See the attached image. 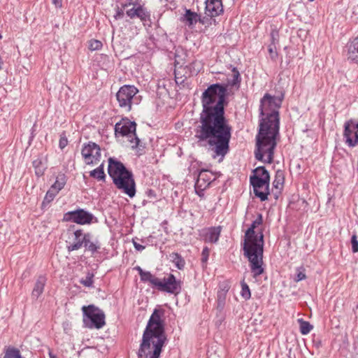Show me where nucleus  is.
I'll return each instance as SVG.
<instances>
[{
  "mask_svg": "<svg viewBox=\"0 0 358 358\" xmlns=\"http://www.w3.org/2000/svg\"><path fill=\"white\" fill-rule=\"evenodd\" d=\"M138 92V90L134 85H124L121 87L116 94L119 106L125 111H130L131 106L139 102Z\"/></svg>",
  "mask_w": 358,
  "mask_h": 358,
  "instance_id": "obj_6",
  "label": "nucleus"
},
{
  "mask_svg": "<svg viewBox=\"0 0 358 358\" xmlns=\"http://www.w3.org/2000/svg\"><path fill=\"white\" fill-rule=\"evenodd\" d=\"M221 229V227H214L207 229L203 235L204 241L211 243H217L220 236Z\"/></svg>",
  "mask_w": 358,
  "mask_h": 358,
  "instance_id": "obj_20",
  "label": "nucleus"
},
{
  "mask_svg": "<svg viewBox=\"0 0 358 358\" xmlns=\"http://www.w3.org/2000/svg\"><path fill=\"white\" fill-rule=\"evenodd\" d=\"M268 51H269V52H270L271 54H272V53L273 52V48H271V47L268 48Z\"/></svg>",
  "mask_w": 358,
  "mask_h": 358,
  "instance_id": "obj_50",
  "label": "nucleus"
},
{
  "mask_svg": "<svg viewBox=\"0 0 358 358\" xmlns=\"http://www.w3.org/2000/svg\"><path fill=\"white\" fill-rule=\"evenodd\" d=\"M357 340H358V335H357Z\"/></svg>",
  "mask_w": 358,
  "mask_h": 358,
  "instance_id": "obj_53",
  "label": "nucleus"
},
{
  "mask_svg": "<svg viewBox=\"0 0 358 358\" xmlns=\"http://www.w3.org/2000/svg\"><path fill=\"white\" fill-rule=\"evenodd\" d=\"M68 144V140L66 136H61L59 142V147L62 150Z\"/></svg>",
  "mask_w": 358,
  "mask_h": 358,
  "instance_id": "obj_41",
  "label": "nucleus"
},
{
  "mask_svg": "<svg viewBox=\"0 0 358 358\" xmlns=\"http://www.w3.org/2000/svg\"><path fill=\"white\" fill-rule=\"evenodd\" d=\"M102 45V43L98 40L93 39L89 41V48L92 51L100 50Z\"/></svg>",
  "mask_w": 358,
  "mask_h": 358,
  "instance_id": "obj_38",
  "label": "nucleus"
},
{
  "mask_svg": "<svg viewBox=\"0 0 358 358\" xmlns=\"http://www.w3.org/2000/svg\"><path fill=\"white\" fill-rule=\"evenodd\" d=\"M284 182V176L282 171H278L276 172L275 179L273 182V185L276 189H280L282 187Z\"/></svg>",
  "mask_w": 358,
  "mask_h": 358,
  "instance_id": "obj_33",
  "label": "nucleus"
},
{
  "mask_svg": "<svg viewBox=\"0 0 358 358\" xmlns=\"http://www.w3.org/2000/svg\"><path fill=\"white\" fill-rule=\"evenodd\" d=\"M122 12H118V13H117V15H122Z\"/></svg>",
  "mask_w": 358,
  "mask_h": 358,
  "instance_id": "obj_51",
  "label": "nucleus"
},
{
  "mask_svg": "<svg viewBox=\"0 0 358 358\" xmlns=\"http://www.w3.org/2000/svg\"><path fill=\"white\" fill-rule=\"evenodd\" d=\"M136 270L138 271V274L141 276V271H143L140 266L136 267Z\"/></svg>",
  "mask_w": 358,
  "mask_h": 358,
  "instance_id": "obj_49",
  "label": "nucleus"
},
{
  "mask_svg": "<svg viewBox=\"0 0 358 358\" xmlns=\"http://www.w3.org/2000/svg\"><path fill=\"white\" fill-rule=\"evenodd\" d=\"M3 358H22L18 349L14 347H8L4 350Z\"/></svg>",
  "mask_w": 358,
  "mask_h": 358,
  "instance_id": "obj_29",
  "label": "nucleus"
},
{
  "mask_svg": "<svg viewBox=\"0 0 358 358\" xmlns=\"http://www.w3.org/2000/svg\"><path fill=\"white\" fill-rule=\"evenodd\" d=\"M230 288L229 285L227 282H222L219 286V290L217 292V306L220 308H223L227 294Z\"/></svg>",
  "mask_w": 358,
  "mask_h": 358,
  "instance_id": "obj_22",
  "label": "nucleus"
},
{
  "mask_svg": "<svg viewBox=\"0 0 358 358\" xmlns=\"http://www.w3.org/2000/svg\"><path fill=\"white\" fill-rule=\"evenodd\" d=\"M194 188H195V192L198 196H199L201 198L204 196V190L206 189H200V188H199V187H197V185H194Z\"/></svg>",
  "mask_w": 358,
  "mask_h": 358,
  "instance_id": "obj_44",
  "label": "nucleus"
},
{
  "mask_svg": "<svg viewBox=\"0 0 358 358\" xmlns=\"http://www.w3.org/2000/svg\"><path fill=\"white\" fill-rule=\"evenodd\" d=\"M252 176L258 177L260 179L270 181V176L268 171L264 166H259L254 170Z\"/></svg>",
  "mask_w": 358,
  "mask_h": 358,
  "instance_id": "obj_30",
  "label": "nucleus"
},
{
  "mask_svg": "<svg viewBox=\"0 0 358 358\" xmlns=\"http://www.w3.org/2000/svg\"><path fill=\"white\" fill-rule=\"evenodd\" d=\"M171 257L172 262L178 269L182 270L184 268L185 262L178 253H172Z\"/></svg>",
  "mask_w": 358,
  "mask_h": 358,
  "instance_id": "obj_31",
  "label": "nucleus"
},
{
  "mask_svg": "<svg viewBox=\"0 0 358 358\" xmlns=\"http://www.w3.org/2000/svg\"><path fill=\"white\" fill-rule=\"evenodd\" d=\"M157 288L169 294H178L181 289L180 281L177 280L173 274H169L167 278L159 279Z\"/></svg>",
  "mask_w": 358,
  "mask_h": 358,
  "instance_id": "obj_13",
  "label": "nucleus"
},
{
  "mask_svg": "<svg viewBox=\"0 0 358 358\" xmlns=\"http://www.w3.org/2000/svg\"><path fill=\"white\" fill-rule=\"evenodd\" d=\"M348 58L352 62H358V37L349 44Z\"/></svg>",
  "mask_w": 358,
  "mask_h": 358,
  "instance_id": "obj_23",
  "label": "nucleus"
},
{
  "mask_svg": "<svg viewBox=\"0 0 358 358\" xmlns=\"http://www.w3.org/2000/svg\"><path fill=\"white\" fill-rule=\"evenodd\" d=\"M50 358H57V356L51 351L49 352Z\"/></svg>",
  "mask_w": 358,
  "mask_h": 358,
  "instance_id": "obj_48",
  "label": "nucleus"
},
{
  "mask_svg": "<svg viewBox=\"0 0 358 358\" xmlns=\"http://www.w3.org/2000/svg\"><path fill=\"white\" fill-rule=\"evenodd\" d=\"M164 317V310H154L144 329L138 358H159L167 340Z\"/></svg>",
  "mask_w": 358,
  "mask_h": 358,
  "instance_id": "obj_3",
  "label": "nucleus"
},
{
  "mask_svg": "<svg viewBox=\"0 0 358 358\" xmlns=\"http://www.w3.org/2000/svg\"><path fill=\"white\" fill-rule=\"evenodd\" d=\"M136 124L129 119H122L115 125V134L117 137L122 136L127 138L131 144V148L134 149L138 146L139 139L136 134Z\"/></svg>",
  "mask_w": 358,
  "mask_h": 358,
  "instance_id": "obj_5",
  "label": "nucleus"
},
{
  "mask_svg": "<svg viewBox=\"0 0 358 358\" xmlns=\"http://www.w3.org/2000/svg\"><path fill=\"white\" fill-rule=\"evenodd\" d=\"M210 254V250L208 247H204L201 252V262L203 264H206Z\"/></svg>",
  "mask_w": 358,
  "mask_h": 358,
  "instance_id": "obj_39",
  "label": "nucleus"
},
{
  "mask_svg": "<svg viewBox=\"0 0 358 358\" xmlns=\"http://www.w3.org/2000/svg\"><path fill=\"white\" fill-rule=\"evenodd\" d=\"M33 166L35 170V173L38 177L43 176L47 168L45 162L41 159H35L33 162Z\"/></svg>",
  "mask_w": 358,
  "mask_h": 358,
  "instance_id": "obj_27",
  "label": "nucleus"
},
{
  "mask_svg": "<svg viewBox=\"0 0 358 358\" xmlns=\"http://www.w3.org/2000/svg\"><path fill=\"white\" fill-rule=\"evenodd\" d=\"M205 13L212 17L220 15L223 12V6L221 0H206Z\"/></svg>",
  "mask_w": 358,
  "mask_h": 358,
  "instance_id": "obj_17",
  "label": "nucleus"
},
{
  "mask_svg": "<svg viewBox=\"0 0 358 358\" xmlns=\"http://www.w3.org/2000/svg\"><path fill=\"white\" fill-rule=\"evenodd\" d=\"M141 280L143 282H149L152 287L157 288L159 279L149 271H141Z\"/></svg>",
  "mask_w": 358,
  "mask_h": 358,
  "instance_id": "obj_25",
  "label": "nucleus"
},
{
  "mask_svg": "<svg viewBox=\"0 0 358 358\" xmlns=\"http://www.w3.org/2000/svg\"><path fill=\"white\" fill-rule=\"evenodd\" d=\"M240 82H241V79H240L239 73L236 72L234 74V79H233L232 85H236L238 84Z\"/></svg>",
  "mask_w": 358,
  "mask_h": 358,
  "instance_id": "obj_43",
  "label": "nucleus"
},
{
  "mask_svg": "<svg viewBox=\"0 0 358 358\" xmlns=\"http://www.w3.org/2000/svg\"><path fill=\"white\" fill-rule=\"evenodd\" d=\"M262 214H258L257 218L245 231L242 244L243 254L250 262L254 278L260 275L264 271L263 268L264 235L262 232L256 234L255 231V229L262 224Z\"/></svg>",
  "mask_w": 358,
  "mask_h": 358,
  "instance_id": "obj_4",
  "label": "nucleus"
},
{
  "mask_svg": "<svg viewBox=\"0 0 358 358\" xmlns=\"http://www.w3.org/2000/svg\"><path fill=\"white\" fill-rule=\"evenodd\" d=\"M57 194V192H55L54 190H52L51 188L47 192L44 200L43 201V205L45 203H50L55 196Z\"/></svg>",
  "mask_w": 358,
  "mask_h": 358,
  "instance_id": "obj_37",
  "label": "nucleus"
},
{
  "mask_svg": "<svg viewBox=\"0 0 358 358\" xmlns=\"http://www.w3.org/2000/svg\"><path fill=\"white\" fill-rule=\"evenodd\" d=\"M211 20L210 19H208L207 17H201L200 15H199V20L198 22H199L200 23H201L202 24H209V21Z\"/></svg>",
  "mask_w": 358,
  "mask_h": 358,
  "instance_id": "obj_45",
  "label": "nucleus"
},
{
  "mask_svg": "<svg viewBox=\"0 0 358 358\" xmlns=\"http://www.w3.org/2000/svg\"><path fill=\"white\" fill-rule=\"evenodd\" d=\"M46 278L44 275H40L35 283L31 295L33 298L38 299L44 290L46 283Z\"/></svg>",
  "mask_w": 358,
  "mask_h": 358,
  "instance_id": "obj_21",
  "label": "nucleus"
},
{
  "mask_svg": "<svg viewBox=\"0 0 358 358\" xmlns=\"http://www.w3.org/2000/svg\"><path fill=\"white\" fill-rule=\"evenodd\" d=\"M83 324L89 329H101L105 324L103 312L93 305L83 306Z\"/></svg>",
  "mask_w": 358,
  "mask_h": 358,
  "instance_id": "obj_7",
  "label": "nucleus"
},
{
  "mask_svg": "<svg viewBox=\"0 0 358 358\" xmlns=\"http://www.w3.org/2000/svg\"><path fill=\"white\" fill-rule=\"evenodd\" d=\"M227 87L219 83L210 85L201 97L202 111L194 137L201 146H208L214 159H222L229 150L231 127L224 116Z\"/></svg>",
  "mask_w": 358,
  "mask_h": 358,
  "instance_id": "obj_1",
  "label": "nucleus"
},
{
  "mask_svg": "<svg viewBox=\"0 0 358 358\" xmlns=\"http://www.w3.org/2000/svg\"><path fill=\"white\" fill-rule=\"evenodd\" d=\"M309 1H313L314 0H308Z\"/></svg>",
  "mask_w": 358,
  "mask_h": 358,
  "instance_id": "obj_52",
  "label": "nucleus"
},
{
  "mask_svg": "<svg viewBox=\"0 0 358 358\" xmlns=\"http://www.w3.org/2000/svg\"><path fill=\"white\" fill-rule=\"evenodd\" d=\"M90 177L97 179L98 180H104L106 174L103 171V164L102 163L99 167L90 172Z\"/></svg>",
  "mask_w": 358,
  "mask_h": 358,
  "instance_id": "obj_28",
  "label": "nucleus"
},
{
  "mask_svg": "<svg viewBox=\"0 0 358 358\" xmlns=\"http://www.w3.org/2000/svg\"><path fill=\"white\" fill-rule=\"evenodd\" d=\"M298 322L300 324V332L303 335H306L310 332L313 327L307 321L303 319H298Z\"/></svg>",
  "mask_w": 358,
  "mask_h": 358,
  "instance_id": "obj_32",
  "label": "nucleus"
},
{
  "mask_svg": "<svg viewBox=\"0 0 358 358\" xmlns=\"http://www.w3.org/2000/svg\"><path fill=\"white\" fill-rule=\"evenodd\" d=\"M92 236L90 233H86L83 237V245L86 250L92 255L101 248L100 242L98 240L92 241Z\"/></svg>",
  "mask_w": 358,
  "mask_h": 358,
  "instance_id": "obj_19",
  "label": "nucleus"
},
{
  "mask_svg": "<svg viewBox=\"0 0 358 358\" xmlns=\"http://www.w3.org/2000/svg\"><path fill=\"white\" fill-rule=\"evenodd\" d=\"M213 180H215V177L213 173L208 170L202 169L199 173L195 185L200 189H206Z\"/></svg>",
  "mask_w": 358,
  "mask_h": 358,
  "instance_id": "obj_18",
  "label": "nucleus"
},
{
  "mask_svg": "<svg viewBox=\"0 0 358 358\" xmlns=\"http://www.w3.org/2000/svg\"><path fill=\"white\" fill-rule=\"evenodd\" d=\"M343 136L345 143L349 147H355L358 144V123L348 121L344 124Z\"/></svg>",
  "mask_w": 358,
  "mask_h": 358,
  "instance_id": "obj_14",
  "label": "nucleus"
},
{
  "mask_svg": "<svg viewBox=\"0 0 358 358\" xmlns=\"http://www.w3.org/2000/svg\"><path fill=\"white\" fill-rule=\"evenodd\" d=\"M306 278V275L305 273V268L303 266H300L296 268V276L294 278L295 282H299L301 280H305Z\"/></svg>",
  "mask_w": 358,
  "mask_h": 358,
  "instance_id": "obj_35",
  "label": "nucleus"
},
{
  "mask_svg": "<svg viewBox=\"0 0 358 358\" xmlns=\"http://www.w3.org/2000/svg\"><path fill=\"white\" fill-rule=\"evenodd\" d=\"M93 277L94 275L92 273H88L85 278H83L80 280V283L85 287H90L93 285Z\"/></svg>",
  "mask_w": 358,
  "mask_h": 358,
  "instance_id": "obj_36",
  "label": "nucleus"
},
{
  "mask_svg": "<svg viewBox=\"0 0 358 358\" xmlns=\"http://www.w3.org/2000/svg\"><path fill=\"white\" fill-rule=\"evenodd\" d=\"M149 196H155V192L153 190L150 189L147 192Z\"/></svg>",
  "mask_w": 358,
  "mask_h": 358,
  "instance_id": "obj_47",
  "label": "nucleus"
},
{
  "mask_svg": "<svg viewBox=\"0 0 358 358\" xmlns=\"http://www.w3.org/2000/svg\"><path fill=\"white\" fill-rule=\"evenodd\" d=\"M64 220L80 225L90 224L98 222L97 218L92 213L83 208L66 213L64 215Z\"/></svg>",
  "mask_w": 358,
  "mask_h": 358,
  "instance_id": "obj_8",
  "label": "nucleus"
},
{
  "mask_svg": "<svg viewBox=\"0 0 358 358\" xmlns=\"http://www.w3.org/2000/svg\"><path fill=\"white\" fill-rule=\"evenodd\" d=\"M81 155L86 164H96L101 159V148L94 142H89L83 145Z\"/></svg>",
  "mask_w": 358,
  "mask_h": 358,
  "instance_id": "obj_9",
  "label": "nucleus"
},
{
  "mask_svg": "<svg viewBox=\"0 0 358 358\" xmlns=\"http://www.w3.org/2000/svg\"><path fill=\"white\" fill-rule=\"evenodd\" d=\"M134 5V7L127 10L126 13L128 17L131 19L138 17L143 22H146L150 19V14L145 8L142 6L138 5L136 7V3L129 2L128 5ZM127 4H124L123 6L126 7Z\"/></svg>",
  "mask_w": 358,
  "mask_h": 358,
  "instance_id": "obj_16",
  "label": "nucleus"
},
{
  "mask_svg": "<svg viewBox=\"0 0 358 358\" xmlns=\"http://www.w3.org/2000/svg\"><path fill=\"white\" fill-rule=\"evenodd\" d=\"M241 296L244 299L248 300L251 297V292H250L249 286L247 285V283L244 280L241 282Z\"/></svg>",
  "mask_w": 358,
  "mask_h": 358,
  "instance_id": "obj_34",
  "label": "nucleus"
},
{
  "mask_svg": "<svg viewBox=\"0 0 358 358\" xmlns=\"http://www.w3.org/2000/svg\"><path fill=\"white\" fill-rule=\"evenodd\" d=\"M113 183L119 190L129 197L133 198L136 195V182L133 175L118 177Z\"/></svg>",
  "mask_w": 358,
  "mask_h": 358,
  "instance_id": "obj_10",
  "label": "nucleus"
},
{
  "mask_svg": "<svg viewBox=\"0 0 358 358\" xmlns=\"http://www.w3.org/2000/svg\"><path fill=\"white\" fill-rule=\"evenodd\" d=\"M108 172L113 182H115V179L118 178V177L122 178L126 176L133 175L122 162L114 158H109L108 159Z\"/></svg>",
  "mask_w": 358,
  "mask_h": 358,
  "instance_id": "obj_12",
  "label": "nucleus"
},
{
  "mask_svg": "<svg viewBox=\"0 0 358 358\" xmlns=\"http://www.w3.org/2000/svg\"><path fill=\"white\" fill-rule=\"evenodd\" d=\"M69 240L66 241V248L69 252L78 250L80 249L83 245V237L85 234L82 229H78L75 231H68Z\"/></svg>",
  "mask_w": 358,
  "mask_h": 358,
  "instance_id": "obj_15",
  "label": "nucleus"
},
{
  "mask_svg": "<svg viewBox=\"0 0 358 358\" xmlns=\"http://www.w3.org/2000/svg\"><path fill=\"white\" fill-rule=\"evenodd\" d=\"M283 97L271 96L266 93L260 101V124L257 135L255 157L264 163L273 160L276 136L279 134V108Z\"/></svg>",
  "mask_w": 358,
  "mask_h": 358,
  "instance_id": "obj_2",
  "label": "nucleus"
},
{
  "mask_svg": "<svg viewBox=\"0 0 358 358\" xmlns=\"http://www.w3.org/2000/svg\"><path fill=\"white\" fill-rule=\"evenodd\" d=\"M52 3L57 6V7H61L62 6V1L61 0H52Z\"/></svg>",
  "mask_w": 358,
  "mask_h": 358,
  "instance_id": "obj_46",
  "label": "nucleus"
},
{
  "mask_svg": "<svg viewBox=\"0 0 358 358\" xmlns=\"http://www.w3.org/2000/svg\"><path fill=\"white\" fill-rule=\"evenodd\" d=\"M132 243L135 249L138 251H142L145 249V246L137 243L134 239L132 240Z\"/></svg>",
  "mask_w": 358,
  "mask_h": 358,
  "instance_id": "obj_42",
  "label": "nucleus"
},
{
  "mask_svg": "<svg viewBox=\"0 0 358 358\" xmlns=\"http://www.w3.org/2000/svg\"><path fill=\"white\" fill-rule=\"evenodd\" d=\"M351 243H352V252H358V241L356 234H353L351 238Z\"/></svg>",
  "mask_w": 358,
  "mask_h": 358,
  "instance_id": "obj_40",
  "label": "nucleus"
},
{
  "mask_svg": "<svg viewBox=\"0 0 358 358\" xmlns=\"http://www.w3.org/2000/svg\"><path fill=\"white\" fill-rule=\"evenodd\" d=\"M199 20V15L196 13L192 12L189 9L185 10V14L181 18V20L189 27L196 24Z\"/></svg>",
  "mask_w": 358,
  "mask_h": 358,
  "instance_id": "obj_24",
  "label": "nucleus"
},
{
  "mask_svg": "<svg viewBox=\"0 0 358 358\" xmlns=\"http://www.w3.org/2000/svg\"><path fill=\"white\" fill-rule=\"evenodd\" d=\"M66 182V176L64 174H59L54 184L52 185L51 189L54 190L55 192L57 194L59 192L64 188L65 184Z\"/></svg>",
  "mask_w": 358,
  "mask_h": 358,
  "instance_id": "obj_26",
  "label": "nucleus"
},
{
  "mask_svg": "<svg viewBox=\"0 0 358 358\" xmlns=\"http://www.w3.org/2000/svg\"><path fill=\"white\" fill-rule=\"evenodd\" d=\"M250 180L255 196L259 198L262 201L267 200L269 194V181L260 179L256 176H250Z\"/></svg>",
  "mask_w": 358,
  "mask_h": 358,
  "instance_id": "obj_11",
  "label": "nucleus"
}]
</instances>
